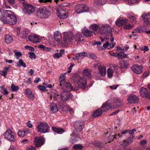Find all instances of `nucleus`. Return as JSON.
Masks as SVG:
<instances>
[{"instance_id":"0eeeda50","label":"nucleus","mask_w":150,"mask_h":150,"mask_svg":"<svg viewBox=\"0 0 150 150\" xmlns=\"http://www.w3.org/2000/svg\"><path fill=\"white\" fill-rule=\"evenodd\" d=\"M45 143V139L43 137H36L34 139L33 144L37 148L41 147Z\"/></svg>"},{"instance_id":"4c0bfd02","label":"nucleus","mask_w":150,"mask_h":150,"mask_svg":"<svg viewBox=\"0 0 150 150\" xmlns=\"http://www.w3.org/2000/svg\"><path fill=\"white\" fill-rule=\"evenodd\" d=\"M142 17L143 21L150 19V12H149L147 13L143 14Z\"/></svg>"},{"instance_id":"5701e85b","label":"nucleus","mask_w":150,"mask_h":150,"mask_svg":"<svg viewBox=\"0 0 150 150\" xmlns=\"http://www.w3.org/2000/svg\"><path fill=\"white\" fill-rule=\"evenodd\" d=\"M111 108V105L110 103H104L101 108L103 112L109 110Z\"/></svg>"},{"instance_id":"5fc2aeb1","label":"nucleus","mask_w":150,"mask_h":150,"mask_svg":"<svg viewBox=\"0 0 150 150\" xmlns=\"http://www.w3.org/2000/svg\"><path fill=\"white\" fill-rule=\"evenodd\" d=\"M132 27V25L129 23H125L124 26V28L126 29H129Z\"/></svg>"},{"instance_id":"6e6552de","label":"nucleus","mask_w":150,"mask_h":150,"mask_svg":"<svg viewBox=\"0 0 150 150\" xmlns=\"http://www.w3.org/2000/svg\"><path fill=\"white\" fill-rule=\"evenodd\" d=\"M77 83L79 88L84 90L86 88L87 81L84 77H80L78 78Z\"/></svg>"},{"instance_id":"1a4fd4ad","label":"nucleus","mask_w":150,"mask_h":150,"mask_svg":"<svg viewBox=\"0 0 150 150\" xmlns=\"http://www.w3.org/2000/svg\"><path fill=\"white\" fill-rule=\"evenodd\" d=\"M140 96L143 98H146L150 100V92L148 89L144 87H142L139 90Z\"/></svg>"},{"instance_id":"9d476101","label":"nucleus","mask_w":150,"mask_h":150,"mask_svg":"<svg viewBox=\"0 0 150 150\" xmlns=\"http://www.w3.org/2000/svg\"><path fill=\"white\" fill-rule=\"evenodd\" d=\"M58 16L61 19L66 18L68 16V13L64 11V9L59 8L57 10Z\"/></svg>"},{"instance_id":"864d4df0","label":"nucleus","mask_w":150,"mask_h":150,"mask_svg":"<svg viewBox=\"0 0 150 150\" xmlns=\"http://www.w3.org/2000/svg\"><path fill=\"white\" fill-rule=\"evenodd\" d=\"M37 87L38 89L42 91H44L46 90V85H45V86H43L41 85H40L38 86Z\"/></svg>"},{"instance_id":"aec40b11","label":"nucleus","mask_w":150,"mask_h":150,"mask_svg":"<svg viewBox=\"0 0 150 150\" xmlns=\"http://www.w3.org/2000/svg\"><path fill=\"white\" fill-rule=\"evenodd\" d=\"M134 137V136L132 135L129 137L126 141L124 140L123 141V142L122 144V146L125 147L128 146L130 143L133 142Z\"/></svg>"},{"instance_id":"39448f33","label":"nucleus","mask_w":150,"mask_h":150,"mask_svg":"<svg viewBox=\"0 0 150 150\" xmlns=\"http://www.w3.org/2000/svg\"><path fill=\"white\" fill-rule=\"evenodd\" d=\"M38 131L40 133H45L48 132L50 127L46 123L41 122L37 127Z\"/></svg>"},{"instance_id":"052dcab7","label":"nucleus","mask_w":150,"mask_h":150,"mask_svg":"<svg viewBox=\"0 0 150 150\" xmlns=\"http://www.w3.org/2000/svg\"><path fill=\"white\" fill-rule=\"evenodd\" d=\"M88 57H90L93 59H95L96 58V56L93 54H92L90 53L88 54Z\"/></svg>"},{"instance_id":"de8ad7c7","label":"nucleus","mask_w":150,"mask_h":150,"mask_svg":"<svg viewBox=\"0 0 150 150\" xmlns=\"http://www.w3.org/2000/svg\"><path fill=\"white\" fill-rule=\"evenodd\" d=\"M139 145L142 147H145L146 144V141L145 140H142L139 143Z\"/></svg>"},{"instance_id":"2eb2a0df","label":"nucleus","mask_w":150,"mask_h":150,"mask_svg":"<svg viewBox=\"0 0 150 150\" xmlns=\"http://www.w3.org/2000/svg\"><path fill=\"white\" fill-rule=\"evenodd\" d=\"M139 100L138 97L137 96L133 94L130 95L127 99L129 103L132 104L137 103Z\"/></svg>"},{"instance_id":"6e6d98bb","label":"nucleus","mask_w":150,"mask_h":150,"mask_svg":"<svg viewBox=\"0 0 150 150\" xmlns=\"http://www.w3.org/2000/svg\"><path fill=\"white\" fill-rule=\"evenodd\" d=\"M18 136L20 137H23L25 135L23 131H21L20 130H18Z\"/></svg>"},{"instance_id":"13d9d810","label":"nucleus","mask_w":150,"mask_h":150,"mask_svg":"<svg viewBox=\"0 0 150 150\" xmlns=\"http://www.w3.org/2000/svg\"><path fill=\"white\" fill-rule=\"evenodd\" d=\"M140 28V30L141 31V32H145L146 31V26L144 25H142L140 26H139Z\"/></svg>"},{"instance_id":"f704fd0d","label":"nucleus","mask_w":150,"mask_h":150,"mask_svg":"<svg viewBox=\"0 0 150 150\" xmlns=\"http://www.w3.org/2000/svg\"><path fill=\"white\" fill-rule=\"evenodd\" d=\"M52 129L54 131L59 134H62L64 132V130L62 128H56V127H52Z\"/></svg>"},{"instance_id":"7ed1b4c3","label":"nucleus","mask_w":150,"mask_h":150,"mask_svg":"<svg viewBox=\"0 0 150 150\" xmlns=\"http://www.w3.org/2000/svg\"><path fill=\"white\" fill-rule=\"evenodd\" d=\"M112 31L111 28L108 25H105L101 27L99 30V32L102 35H108L110 37V39L111 42H113L114 38L112 35L111 33Z\"/></svg>"},{"instance_id":"9b49d317","label":"nucleus","mask_w":150,"mask_h":150,"mask_svg":"<svg viewBox=\"0 0 150 150\" xmlns=\"http://www.w3.org/2000/svg\"><path fill=\"white\" fill-rule=\"evenodd\" d=\"M75 11L78 14L86 12L87 11V8L86 6L83 4H78L75 7Z\"/></svg>"},{"instance_id":"a878e982","label":"nucleus","mask_w":150,"mask_h":150,"mask_svg":"<svg viewBox=\"0 0 150 150\" xmlns=\"http://www.w3.org/2000/svg\"><path fill=\"white\" fill-rule=\"evenodd\" d=\"M103 112L100 108H98L95 112H93L92 115L93 117H95L98 116H100L102 114Z\"/></svg>"},{"instance_id":"c756f323","label":"nucleus","mask_w":150,"mask_h":150,"mask_svg":"<svg viewBox=\"0 0 150 150\" xmlns=\"http://www.w3.org/2000/svg\"><path fill=\"white\" fill-rule=\"evenodd\" d=\"M13 41V38L9 34L5 35V41L7 44H10Z\"/></svg>"},{"instance_id":"ea45409f","label":"nucleus","mask_w":150,"mask_h":150,"mask_svg":"<svg viewBox=\"0 0 150 150\" xmlns=\"http://www.w3.org/2000/svg\"><path fill=\"white\" fill-rule=\"evenodd\" d=\"M83 147V146L80 144H75L73 147L75 150H80Z\"/></svg>"},{"instance_id":"cd10ccee","label":"nucleus","mask_w":150,"mask_h":150,"mask_svg":"<svg viewBox=\"0 0 150 150\" xmlns=\"http://www.w3.org/2000/svg\"><path fill=\"white\" fill-rule=\"evenodd\" d=\"M65 74L64 73L61 74L59 77V85L60 86H62L63 85L64 83L65 82Z\"/></svg>"},{"instance_id":"f3484780","label":"nucleus","mask_w":150,"mask_h":150,"mask_svg":"<svg viewBox=\"0 0 150 150\" xmlns=\"http://www.w3.org/2000/svg\"><path fill=\"white\" fill-rule=\"evenodd\" d=\"M70 96V93L68 91H64L62 92L60 95L61 99L63 101L67 100L69 98Z\"/></svg>"},{"instance_id":"7c9ffc66","label":"nucleus","mask_w":150,"mask_h":150,"mask_svg":"<svg viewBox=\"0 0 150 150\" xmlns=\"http://www.w3.org/2000/svg\"><path fill=\"white\" fill-rule=\"evenodd\" d=\"M83 75L87 78H91V73L88 69H84L82 73Z\"/></svg>"},{"instance_id":"8fccbe9b","label":"nucleus","mask_w":150,"mask_h":150,"mask_svg":"<svg viewBox=\"0 0 150 150\" xmlns=\"http://www.w3.org/2000/svg\"><path fill=\"white\" fill-rule=\"evenodd\" d=\"M11 90L13 91H17L19 89L18 86H15L13 84L11 85Z\"/></svg>"},{"instance_id":"69168bd1","label":"nucleus","mask_w":150,"mask_h":150,"mask_svg":"<svg viewBox=\"0 0 150 150\" xmlns=\"http://www.w3.org/2000/svg\"><path fill=\"white\" fill-rule=\"evenodd\" d=\"M24 133L25 135H26L30 133V131L28 129L26 128L24 129L23 130Z\"/></svg>"},{"instance_id":"774afa93","label":"nucleus","mask_w":150,"mask_h":150,"mask_svg":"<svg viewBox=\"0 0 150 150\" xmlns=\"http://www.w3.org/2000/svg\"><path fill=\"white\" fill-rule=\"evenodd\" d=\"M0 74L4 76L5 78L6 77V76L7 75V72L6 71H0Z\"/></svg>"},{"instance_id":"79ce46f5","label":"nucleus","mask_w":150,"mask_h":150,"mask_svg":"<svg viewBox=\"0 0 150 150\" xmlns=\"http://www.w3.org/2000/svg\"><path fill=\"white\" fill-rule=\"evenodd\" d=\"M79 57L80 59H82L85 57H88V54L85 52H82L80 53H79Z\"/></svg>"},{"instance_id":"c85d7f7f","label":"nucleus","mask_w":150,"mask_h":150,"mask_svg":"<svg viewBox=\"0 0 150 150\" xmlns=\"http://www.w3.org/2000/svg\"><path fill=\"white\" fill-rule=\"evenodd\" d=\"M54 37L55 40L59 42L62 38L61 33L58 31L55 32L54 34Z\"/></svg>"},{"instance_id":"a18cd8bd","label":"nucleus","mask_w":150,"mask_h":150,"mask_svg":"<svg viewBox=\"0 0 150 150\" xmlns=\"http://www.w3.org/2000/svg\"><path fill=\"white\" fill-rule=\"evenodd\" d=\"M140 0H128V4L129 5H132L136 3H138Z\"/></svg>"},{"instance_id":"4be33fe9","label":"nucleus","mask_w":150,"mask_h":150,"mask_svg":"<svg viewBox=\"0 0 150 150\" xmlns=\"http://www.w3.org/2000/svg\"><path fill=\"white\" fill-rule=\"evenodd\" d=\"M99 71L98 73L100 74L101 76H104L106 74V69L105 67L103 66H100L98 67Z\"/></svg>"},{"instance_id":"72a5a7b5","label":"nucleus","mask_w":150,"mask_h":150,"mask_svg":"<svg viewBox=\"0 0 150 150\" xmlns=\"http://www.w3.org/2000/svg\"><path fill=\"white\" fill-rule=\"evenodd\" d=\"M50 110L53 112L56 113L58 111V108L57 105L54 103H52L50 106Z\"/></svg>"},{"instance_id":"3c124183","label":"nucleus","mask_w":150,"mask_h":150,"mask_svg":"<svg viewBox=\"0 0 150 150\" xmlns=\"http://www.w3.org/2000/svg\"><path fill=\"white\" fill-rule=\"evenodd\" d=\"M28 54L30 55L29 56L30 58L32 59H35L36 58V56L33 52H29Z\"/></svg>"},{"instance_id":"603ef678","label":"nucleus","mask_w":150,"mask_h":150,"mask_svg":"<svg viewBox=\"0 0 150 150\" xmlns=\"http://www.w3.org/2000/svg\"><path fill=\"white\" fill-rule=\"evenodd\" d=\"M139 48L142 51H147L149 50V48L147 46H142L140 47Z\"/></svg>"},{"instance_id":"f257e3e1","label":"nucleus","mask_w":150,"mask_h":150,"mask_svg":"<svg viewBox=\"0 0 150 150\" xmlns=\"http://www.w3.org/2000/svg\"><path fill=\"white\" fill-rule=\"evenodd\" d=\"M0 20L5 24L14 25L17 21L16 16L13 12L9 10H3L1 13Z\"/></svg>"},{"instance_id":"f8f14e48","label":"nucleus","mask_w":150,"mask_h":150,"mask_svg":"<svg viewBox=\"0 0 150 150\" xmlns=\"http://www.w3.org/2000/svg\"><path fill=\"white\" fill-rule=\"evenodd\" d=\"M84 124L81 121H76L74 123V127L75 129L78 131H81L84 127Z\"/></svg>"},{"instance_id":"20e7f679","label":"nucleus","mask_w":150,"mask_h":150,"mask_svg":"<svg viewBox=\"0 0 150 150\" xmlns=\"http://www.w3.org/2000/svg\"><path fill=\"white\" fill-rule=\"evenodd\" d=\"M14 133L10 129H8L4 133V138L10 141L14 142L16 139L14 135Z\"/></svg>"},{"instance_id":"c9c22d12","label":"nucleus","mask_w":150,"mask_h":150,"mask_svg":"<svg viewBox=\"0 0 150 150\" xmlns=\"http://www.w3.org/2000/svg\"><path fill=\"white\" fill-rule=\"evenodd\" d=\"M107 0H96L95 3V5L100 6L105 4L107 2Z\"/></svg>"},{"instance_id":"0e129e2a","label":"nucleus","mask_w":150,"mask_h":150,"mask_svg":"<svg viewBox=\"0 0 150 150\" xmlns=\"http://www.w3.org/2000/svg\"><path fill=\"white\" fill-rule=\"evenodd\" d=\"M140 30V28L139 26L134 30L133 32L135 33H141V31Z\"/></svg>"},{"instance_id":"473e14b6","label":"nucleus","mask_w":150,"mask_h":150,"mask_svg":"<svg viewBox=\"0 0 150 150\" xmlns=\"http://www.w3.org/2000/svg\"><path fill=\"white\" fill-rule=\"evenodd\" d=\"M62 86H64L68 89H70L72 90H78V88H73L72 87V86L69 82L67 83L66 82H65V83H64L63 85Z\"/></svg>"},{"instance_id":"49530a36","label":"nucleus","mask_w":150,"mask_h":150,"mask_svg":"<svg viewBox=\"0 0 150 150\" xmlns=\"http://www.w3.org/2000/svg\"><path fill=\"white\" fill-rule=\"evenodd\" d=\"M21 66L23 67H25L26 65L22 59H20L18 62V66Z\"/></svg>"},{"instance_id":"2f4dec72","label":"nucleus","mask_w":150,"mask_h":150,"mask_svg":"<svg viewBox=\"0 0 150 150\" xmlns=\"http://www.w3.org/2000/svg\"><path fill=\"white\" fill-rule=\"evenodd\" d=\"M99 28V25L96 24H94L91 25L89 27V28L92 30L93 32L94 33L96 32H97V31Z\"/></svg>"},{"instance_id":"37998d69","label":"nucleus","mask_w":150,"mask_h":150,"mask_svg":"<svg viewBox=\"0 0 150 150\" xmlns=\"http://www.w3.org/2000/svg\"><path fill=\"white\" fill-rule=\"evenodd\" d=\"M13 52L15 53V56L17 59H18L19 57L22 55V53L21 52H17L16 50H14Z\"/></svg>"},{"instance_id":"680f3d73","label":"nucleus","mask_w":150,"mask_h":150,"mask_svg":"<svg viewBox=\"0 0 150 150\" xmlns=\"http://www.w3.org/2000/svg\"><path fill=\"white\" fill-rule=\"evenodd\" d=\"M25 48L28 50H30L31 51H34L35 50V49L33 47L28 46V45H26L25 47Z\"/></svg>"},{"instance_id":"4d7b16f0","label":"nucleus","mask_w":150,"mask_h":150,"mask_svg":"<svg viewBox=\"0 0 150 150\" xmlns=\"http://www.w3.org/2000/svg\"><path fill=\"white\" fill-rule=\"evenodd\" d=\"M24 93L25 95H26L27 96H29L30 94H32V92L30 91L29 89H27L25 90V91L24 92Z\"/></svg>"},{"instance_id":"423d86ee","label":"nucleus","mask_w":150,"mask_h":150,"mask_svg":"<svg viewBox=\"0 0 150 150\" xmlns=\"http://www.w3.org/2000/svg\"><path fill=\"white\" fill-rule=\"evenodd\" d=\"M16 29L17 30V35L21 38L23 39L26 38L30 33L29 30L27 29H24L21 31V32H20V28L17 27Z\"/></svg>"},{"instance_id":"dca6fc26","label":"nucleus","mask_w":150,"mask_h":150,"mask_svg":"<svg viewBox=\"0 0 150 150\" xmlns=\"http://www.w3.org/2000/svg\"><path fill=\"white\" fill-rule=\"evenodd\" d=\"M73 33L72 32H65L64 33V39L65 43L70 42L72 39Z\"/></svg>"},{"instance_id":"a211bd4d","label":"nucleus","mask_w":150,"mask_h":150,"mask_svg":"<svg viewBox=\"0 0 150 150\" xmlns=\"http://www.w3.org/2000/svg\"><path fill=\"white\" fill-rule=\"evenodd\" d=\"M132 70L137 74H139L142 72V67L141 66H138L137 64L134 65L131 67Z\"/></svg>"},{"instance_id":"ddd939ff","label":"nucleus","mask_w":150,"mask_h":150,"mask_svg":"<svg viewBox=\"0 0 150 150\" xmlns=\"http://www.w3.org/2000/svg\"><path fill=\"white\" fill-rule=\"evenodd\" d=\"M35 11L34 7L30 4H28L24 7V12L28 15L33 13Z\"/></svg>"},{"instance_id":"e433bc0d","label":"nucleus","mask_w":150,"mask_h":150,"mask_svg":"<svg viewBox=\"0 0 150 150\" xmlns=\"http://www.w3.org/2000/svg\"><path fill=\"white\" fill-rule=\"evenodd\" d=\"M75 40L77 42H80L82 40V35L79 33L77 34L75 36Z\"/></svg>"},{"instance_id":"c03bdc74","label":"nucleus","mask_w":150,"mask_h":150,"mask_svg":"<svg viewBox=\"0 0 150 150\" xmlns=\"http://www.w3.org/2000/svg\"><path fill=\"white\" fill-rule=\"evenodd\" d=\"M113 71L110 68H108L107 70L108 77L109 78H111L113 76Z\"/></svg>"},{"instance_id":"338daca9","label":"nucleus","mask_w":150,"mask_h":150,"mask_svg":"<svg viewBox=\"0 0 150 150\" xmlns=\"http://www.w3.org/2000/svg\"><path fill=\"white\" fill-rule=\"evenodd\" d=\"M73 59L74 60H77L79 59H80L78 53L75 54L73 57Z\"/></svg>"},{"instance_id":"a19ab883","label":"nucleus","mask_w":150,"mask_h":150,"mask_svg":"<svg viewBox=\"0 0 150 150\" xmlns=\"http://www.w3.org/2000/svg\"><path fill=\"white\" fill-rule=\"evenodd\" d=\"M128 17L132 21L134 22L135 21L136 19L135 16L133 14L129 13L128 15Z\"/></svg>"},{"instance_id":"bb28decb","label":"nucleus","mask_w":150,"mask_h":150,"mask_svg":"<svg viewBox=\"0 0 150 150\" xmlns=\"http://www.w3.org/2000/svg\"><path fill=\"white\" fill-rule=\"evenodd\" d=\"M58 94L57 91L55 90H53L50 92V98H53V100L56 101L57 100V97Z\"/></svg>"},{"instance_id":"b1692460","label":"nucleus","mask_w":150,"mask_h":150,"mask_svg":"<svg viewBox=\"0 0 150 150\" xmlns=\"http://www.w3.org/2000/svg\"><path fill=\"white\" fill-rule=\"evenodd\" d=\"M120 67L121 69L127 68L129 66V63L128 61L122 60L119 62Z\"/></svg>"},{"instance_id":"f03ea898","label":"nucleus","mask_w":150,"mask_h":150,"mask_svg":"<svg viewBox=\"0 0 150 150\" xmlns=\"http://www.w3.org/2000/svg\"><path fill=\"white\" fill-rule=\"evenodd\" d=\"M36 16L41 19L49 17L51 15L49 9L45 7H41L38 9L36 12Z\"/></svg>"},{"instance_id":"e2e57ef3","label":"nucleus","mask_w":150,"mask_h":150,"mask_svg":"<svg viewBox=\"0 0 150 150\" xmlns=\"http://www.w3.org/2000/svg\"><path fill=\"white\" fill-rule=\"evenodd\" d=\"M116 135L114 134V135H110L109 136L108 138V140L110 141V142H111L114 139Z\"/></svg>"},{"instance_id":"bf43d9fd","label":"nucleus","mask_w":150,"mask_h":150,"mask_svg":"<svg viewBox=\"0 0 150 150\" xmlns=\"http://www.w3.org/2000/svg\"><path fill=\"white\" fill-rule=\"evenodd\" d=\"M144 25H146L147 27H150V19L143 21Z\"/></svg>"},{"instance_id":"393cba45","label":"nucleus","mask_w":150,"mask_h":150,"mask_svg":"<svg viewBox=\"0 0 150 150\" xmlns=\"http://www.w3.org/2000/svg\"><path fill=\"white\" fill-rule=\"evenodd\" d=\"M82 32L83 34L86 37H91L93 35V32L90 31L88 29L85 28L83 29Z\"/></svg>"},{"instance_id":"09e8293b","label":"nucleus","mask_w":150,"mask_h":150,"mask_svg":"<svg viewBox=\"0 0 150 150\" xmlns=\"http://www.w3.org/2000/svg\"><path fill=\"white\" fill-rule=\"evenodd\" d=\"M63 54V53L61 52L56 53L54 55L53 57L54 58L56 59L59 58L62 56V54Z\"/></svg>"},{"instance_id":"412c9836","label":"nucleus","mask_w":150,"mask_h":150,"mask_svg":"<svg viewBox=\"0 0 150 150\" xmlns=\"http://www.w3.org/2000/svg\"><path fill=\"white\" fill-rule=\"evenodd\" d=\"M71 137L70 139V142L72 143H74L78 141V139H79V137L77 134H76L75 131L73 132L72 134H71Z\"/></svg>"},{"instance_id":"58836bf2","label":"nucleus","mask_w":150,"mask_h":150,"mask_svg":"<svg viewBox=\"0 0 150 150\" xmlns=\"http://www.w3.org/2000/svg\"><path fill=\"white\" fill-rule=\"evenodd\" d=\"M126 54L124 52H121L118 53L117 58L118 59H121L126 57Z\"/></svg>"},{"instance_id":"6ab92c4d","label":"nucleus","mask_w":150,"mask_h":150,"mask_svg":"<svg viewBox=\"0 0 150 150\" xmlns=\"http://www.w3.org/2000/svg\"><path fill=\"white\" fill-rule=\"evenodd\" d=\"M127 21L125 18H120L116 21V25L118 27H121L127 23Z\"/></svg>"},{"instance_id":"4468645a","label":"nucleus","mask_w":150,"mask_h":150,"mask_svg":"<svg viewBox=\"0 0 150 150\" xmlns=\"http://www.w3.org/2000/svg\"><path fill=\"white\" fill-rule=\"evenodd\" d=\"M29 41L36 43L39 42L40 41V39L38 35L35 34H32L28 37Z\"/></svg>"}]
</instances>
